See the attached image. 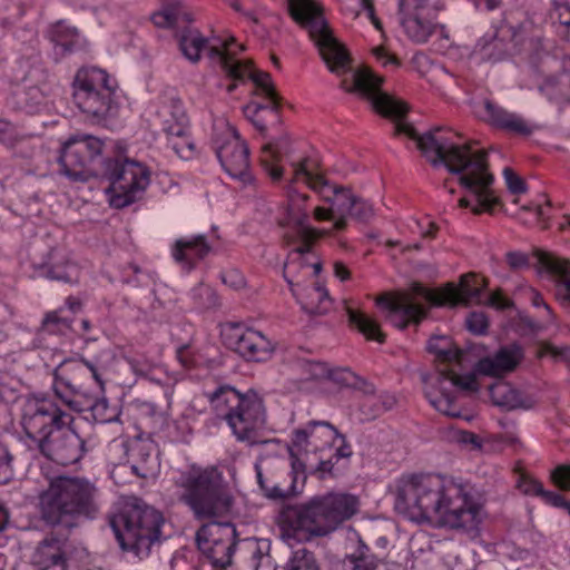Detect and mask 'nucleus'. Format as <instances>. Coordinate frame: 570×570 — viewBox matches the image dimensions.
Masks as SVG:
<instances>
[{
	"instance_id": "47",
	"label": "nucleus",
	"mask_w": 570,
	"mask_h": 570,
	"mask_svg": "<svg viewBox=\"0 0 570 570\" xmlns=\"http://www.w3.org/2000/svg\"><path fill=\"white\" fill-rule=\"evenodd\" d=\"M501 47L502 41L494 36L490 38H482L476 43V50L484 60H501L503 58V53L500 50Z\"/></svg>"
},
{
	"instance_id": "43",
	"label": "nucleus",
	"mask_w": 570,
	"mask_h": 570,
	"mask_svg": "<svg viewBox=\"0 0 570 570\" xmlns=\"http://www.w3.org/2000/svg\"><path fill=\"white\" fill-rule=\"evenodd\" d=\"M285 570H321L315 554L306 548H299L292 552L286 562Z\"/></svg>"
},
{
	"instance_id": "7",
	"label": "nucleus",
	"mask_w": 570,
	"mask_h": 570,
	"mask_svg": "<svg viewBox=\"0 0 570 570\" xmlns=\"http://www.w3.org/2000/svg\"><path fill=\"white\" fill-rule=\"evenodd\" d=\"M164 522L160 511L134 498L111 518L110 525L121 549L141 559L160 541Z\"/></svg>"
},
{
	"instance_id": "25",
	"label": "nucleus",
	"mask_w": 570,
	"mask_h": 570,
	"mask_svg": "<svg viewBox=\"0 0 570 570\" xmlns=\"http://www.w3.org/2000/svg\"><path fill=\"white\" fill-rule=\"evenodd\" d=\"M337 435V430L331 423L311 421L305 428L293 432L292 450H296L298 453H316L331 448Z\"/></svg>"
},
{
	"instance_id": "21",
	"label": "nucleus",
	"mask_w": 570,
	"mask_h": 570,
	"mask_svg": "<svg viewBox=\"0 0 570 570\" xmlns=\"http://www.w3.org/2000/svg\"><path fill=\"white\" fill-rule=\"evenodd\" d=\"M304 159L305 158L292 164L294 174L291 185L301 180L308 185L303 177L298 179L295 177V167ZM308 199V195L297 193L292 186H289L287 190V200L283 207V216L278 219V224L283 227L293 226L296 230L297 237L302 242H314L322 235L321 232L306 224L311 212L307 206Z\"/></svg>"
},
{
	"instance_id": "50",
	"label": "nucleus",
	"mask_w": 570,
	"mask_h": 570,
	"mask_svg": "<svg viewBox=\"0 0 570 570\" xmlns=\"http://www.w3.org/2000/svg\"><path fill=\"white\" fill-rule=\"evenodd\" d=\"M539 357L551 356L556 361H564L570 364V347H558L550 343H542L538 353Z\"/></svg>"
},
{
	"instance_id": "13",
	"label": "nucleus",
	"mask_w": 570,
	"mask_h": 570,
	"mask_svg": "<svg viewBox=\"0 0 570 570\" xmlns=\"http://www.w3.org/2000/svg\"><path fill=\"white\" fill-rule=\"evenodd\" d=\"M244 47L237 45L235 38L230 37L222 45L209 47L208 57L219 65L227 77L234 80H244L249 78L256 86V94L265 97L271 102V109L277 111L279 107V97L272 83L271 75L264 71L254 70L250 62H242L235 57L243 51Z\"/></svg>"
},
{
	"instance_id": "39",
	"label": "nucleus",
	"mask_w": 570,
	"mask_h": 570,
	"mask_svg": "<svg viewBox=\"0 0 570 570\" xmlns=\"http://www.w3.org/2000/svg\"><path fill=\"white\" fill-rule=\"evenodd\" d=\"M49 38L56 46L61 47L63 51L73 50L78 47L80 40L78 30L63 21L51 26Z\"/></svg>"
},
{
	"instance_id": "37",
	"label": "nucleus",
	"mask_w": 570,
	"mask_h": 570,
	"mask_svg": "<svg viewBox=\"0 0 570 570\" xmlns=\"http://www.w3.org/2000/svg\"><path fill=\"white\" fill-rule=\"evenodd\" d=\"M344 570H391L389 563L370 553L367 548H361L343 561Z\"/></svg>"
},
{
	"instance_id": "57",
	"label": "nucleus",
	"mask_w": 570,
	"mask_h": 570,
	"mask_svg": "<svg viewBox=\"0 0 570 570\" xmlns=\"http://www.w3.org/2000/svg\"><path fill=\"white\" fill-rule=\"evenodd\" d=\"M257 482L261 489L264 491L265 495L273 499L284 498L286 495L285 490L279 488L278 485H268L264 474L258 464L255 465Z\"/></svg>"
},
{
	"instance_id": "40",
	"label": "nucleus",
	"mask_w": 570,
	"mask_h": 570,
	"mask_svg": "<svg viewBox=\"0 0 570 570\" xmlns=\"http://www.w3.org/2000/svg\"><path fill=\"white\" fill-rule=\"evenodd\" d=\"M208 40L198 30H186L179 37V48L183 55L191 62H198L200 52Z\"/></svg>"
},
{
	"instance_id": "49",
	"label": "nucleus",
	"mask_w": 570,
	"mask_h": 570,
	"mask_svg": "<svg viewBox=\"0 0 570 570\" xmlns=\"http://www.w3.org/2000/svg\"><path fill=\"white\" fill-rule=\"evenodd\" d=\"M304 380L326 381L330 374V366L323 362L306 361L301 365Z\"/></svg>"
},
{
	"instance_id": "53",
	"label": "nucleus",
	"mask_w": 570,
	"mask_h": 570,
	"mask_svg": "<svg viewBox=\"0 0 570 570\" xmlns=\"http://www.w3.org/2000/svg\"><path fill=\"white\" fill-rule=\"evenodd\" d=\"M468 330L476 335L484 334L488 330L489 323L484 313L472 312L465 320Z\"/></svg>"
},
{
	"instance_id": "19",
	"label": "nucleus",
	"mask_w": 570,
	"mask_h": 570,
	"mask_svg": "<svg viewBox=\"0 0 570 570\" xmlns=\"http://www.w3.org/2000/svg\"><path fill=\"white\" fill-rule=\"evenodd\" d=\"M223 337L230 350L250 362H265L275 350V344L264 333L239 324L228 325Z\"/></svg>"
},
{
	"instance_id": "20",
	"label": "nucleus",
	"mask_w": 570,
	"mask_h": 570,
	"mask_svg": "<svg viewBox=\"0 0 570 570\" xmlns=\"http://www.w3.org/2000/svg\"><path fill=\"white\" fill-rule=\"evenodd\" d=\"M69 424L57 425L33 450H38L43 456L61 465L78 462L83 455L85 442L76 431L69 428Z\"/></svg>"
},
{
	"instance_id": "46",
	"label": "nucleus",
	"mask_w": 570,
	"mask_h": 570,
	"mask_svg": "<svg viewBox=\"0 0 570 570\" xmlns=\"http://www.w3.org/2000/svg\"><path fill=\"white\" fill-rule=\"evenodd\" d=\"M92 419L98 423H109L118 419L117 407H110L106 399L96 400L90 405Z\"/></svg>"
},
{
	"instance_id": "45",
	"label": "nucleus",
	"mask_w": 570,
	"mask_h": 570,
	"mask_svg": "<svg viewBox=\"0 0 570 570\" xmlns=\"http://www.w3.org/2000/svg\"><path fill=\"white\" fill-rule=\"evenodd\" d=\"M396 403L394 395L384 393L375 397H367L363 403L361 410L365 412V407L368 405L371 411L366 413L368 416L375 417L381 413L391 410Z\"/></svg>"
},
{
	"instance_id": "11",
	"label": "nucleus",
	"mask_w": 570,
	"mask_h": 570,
	"mask_svg": "<svg viewBox=\"0 0 570 570\" xmlns=\"http://www.w3.org/2000/svg\"><path fill=\"white\" fill-rule=\"evenodd\" d=\"M73 101L89 117L101 121L116 114V81L97 67L80 68L73 79Z\"/></svg>"
},
{
	"instance_id": "12",
	"label": "nucleus",
	"mask_w": 570,
	"mask_h": 570,
	"mask_svg": "<svg viewBox=\"0 0 570 570\" xmlns=\"http://www.w3.org/2000/svg\"><path fill=\"white\" fill-rule=\"evenodd\" d=\"M102 176L109 181L107 191L115 208H125L141 199L150 184L148 168L128 158L106 159Z\"/></svg>"
},
{
	"instance_id": "10",
	"label": "nucleus",
	"mask_w": 570,
	"mask_h": 570,
	"mask_svg": "<svg viewBox=\"0 0 570 570\" xmlns=\"http://www.w3.org/2000/svg\"><path fill=\"white\" fill-rule=\"evenodd\" d=\"M317 164L306 157L295 167L296 179L303 177L308 187L316 191L325 203H331L334 213L340 215L335 223V230H343L347 225V217L367 222L374 216L373 206L366 200L356 197L350 189L331 185L322 175L315 171Z\"/></svg>"
},
{
	"instance_id": "26",
	"label": "nucleus",
	"mask_w": 570,
	"mask_h": 570,
	"mask_svg": "<svg viewBox=\"0 0 570 570\" xmlns=\"http://www.w3.org/2000/svg\"><path fill=\"white\" fill-rule=\"evenodd\" d=\"M236 570H273L271 541L247 538L237 543L235 549Z\"/></svg>"
},
{
	"instance_id": "4",
	"label": "nucleus",
	"mask_w": 570,
	"mask_h": 570,
	"mask_svg": "<svg viewBox=\"0 0 570 570\" xmlns=\"http://www.w3.org/2000/svg\"><path fill=\"white\" fill-rule=\"evenodd\" d=\"M37 508L45 524L71 530L97 515L98 489L83 478L58 476L39 493Z\"/></svg>"
},
{
	"instance_id": "54",
	"label": "nucleus",
	"mask_w": 570,
	"mask_h": 570,
	"mask_svg": "<svg viewBox=\"0 0 570 570\" xmlns=\"http://www.w3.org/2000/svg\"><path fill=\"white\" fill-rule=\"evenodd\" d=\"M552 482L563 491H570V465L561 464L551 472Z\"/></svg>"
},
{
	"instance_id": "41",
	"label": "nucleus",
	"mask_w": 570,
	"mask_h": 570,
	"mask_svg": "<svg viewBox=\"0 0 570 570\" xmlns=\"http://www.w3.org/2000/svg\"><path fill=\"white\" fill-rule=\"evenodd\" d=\"M283 146L282 144L273 145L267 144L262 148L261 163L268 176L273 180H279L283 175V169L277 165L279 161V154Z\"/></svg>"
},
{
	"instance_id": "22",
	"label": "nucleus",
	"mask_w": 570,
	"mask_h": 570,
	"mask_svg": "<svg viewBox=\"0 0 570 570\" xmlns=\"http://www.w3.org/2000/svg\"><path fill=\"white\" fill-rule=\"evenodd\" d=\"M430 3L431 0H399L400 23L406 36L416 43L426 42L435 31Z\"/></svg>"
},
{
	"instance_id": "6",
	"label": "nucleus",
	"mask_w": 570,
	"mask_h": 570,
	"mask_svg": "<svg viewBox=\"0 0 570 570\" xmlns=\"http://www.w3.org/2000/svg\"><path fill=\"white\" fill-rule=\"evenodd\" d=\"M175 484L179 489V500L193 511L196 519L224 518L233 510L232 490L222 472L214 466L191 465L180 472Z\"/></svg>"
},
{
	"instance_id": "8",
	"label": "nucleus",
	"mask_w": 570,
	"mask_h": 570,
	"mask_svg": "<svg viewBox=\"0 0 570 570\" xmlns=\"http://www.w3.org/2000/svg\"><path fill=\"white\" fill-rule=\"evenodd\" d=\"M210 403L238 441L249 444L262 442L258 432L266 423V412L257 393L249 391L240 394L230 386H222L212 394Z\"/></svg>"
},
{
	"instance_id": "60",
	"label": "nucleus",
	"mask_w": 570,
	"mask_h": 570,
	"mask_svg": "<svg viewBox=\"0 0 570 570\" xmlns=\"http://www.w3.org/2000/svg\"><path fill=\"white\" fill-rule=\"evenodd\" d=\"M507 262L513 269H522L529 266V258L524 253L511 252L507 254Z\"/></svg>"
},
{
	"instance_id": "3",
	"label": "nucleus",
	"mask_w": 570,
	"mask_h": 570,
	"mask_svg": "<svg viewBox=\"0 0 570 570\" xmlns=\"http://www.w3.org/2000/svg\"><path fill=\"white\" fill-rule=\"evenodd\" d=\"M357 497L348 493H327L308 502L286 507L278 517L284 539L323 537L334 531L358 510Z\"/></svg>"
},
{
	"instance_id": "38",
	"label": "nucleus",
	"mask_w": 570,
	"mask_h": 570,
	"mask_svg": "<svg viewBox=\"0 0 570 570\" xmlns=\"http://www.w3.org/2000/svg\"><path fill=\"white\" fill-rule=\"evenodd\" d=\"M347 315L350 323L354 325L367 340H373L379 343H383L385 341V335L375 320L352 308H347Z\"/></svg>"
},
{
	"instance_id": "64",
	"label": "nucleus",
	"mask_w": 570,
	"mask_h": 570,
	"mask_svg": "<svg viewBox=\"0 0 570 570\" xmlns=\"http://www.w3.org/2000/svg\"><path fill=\"white\" fill-rule=\"evenodd\" d=\"M333 273L341 282L348 281L351 278V272L348 267L341 261L333 263Z\"/></svg>"
},
{
	"instance_id": "58",
	"label": "nucleus",
	"mask_w": 570,
	"mask_h": 570,
	"mask_svg": "<svg viewBox=\"0 0 570 570\" xmlns=\"http://www.w3.org/2000/svg\"><path fill=\"white\" fill-rule=\"evenodd\" d=\"M132 372L139 376H148L151 372V364L145 360L136 357L126 358Z\"/></svg>"
},
{
	"instance_id": "42",
	"label": "nucleus",
	"mask_w": 570,
	"mask_h": 570,
	"mask_svg": "<svg viewBox=\"0 0 570 570\" xmlns=\"http://www.w3.org/2000/svg\"><path fill=\"white\" fill-rule=\"evenodd\" d=\"M176 119L175 124H169L168 120L164 124V131L167 135L168 144L175 139H184L185 145L187 147H191L193 144L189 140L188 136V118L183 110L177 108L176 114H174Z\"/></svg>"
},
{
	"instance_id": "52",
	"label": "nucleus",
	"mask_w": 570,
	"mask_h": 570,
	"mask_svg": "<svg viewBox=\"0 0 570 570\" xmlns=\"http://www.w3.org/2000/svg\"><path fill=\"white\" fill-rule=\"evenodd\" d=\"M42 327L50 334L63 332L69 328L67 320L59 316L58 312H50L42 321Z\"/></svg>"
},
{
	"instance_id": "63",
	"label": "nucleus",
	"mask_w": 570,
	"mask_h": 570,
	"mask_svg": "<svg viewBox=\"0 0 570 570\" xmlns=\"http://www.w3.org/2000/svg\"><path fill=\"white\" fill-rule=\"evenodd\" d=\"M373 55L383 66H397L399 61L394 56H390L384 48L376 47L373 49Z\"/></svg>"
},
{
	"instance_id": "33",
	"label": "nucleus",
	"mask_w": 570,
	"mask_h": 570,
	"mask_svg": "<svg viewBox=\"0 0 570 570\" xmlns=\"http://www.w3.org/2000/svg\"><path fill=\"white\" fill-rule=\"evenodd\" d=\"M153 452L154 446L147 441L135 440L128 445V463L136 475L146 479L155 472L156 460Z\"/></svg>"
},
{
	"instance_id": "1",
	"label": "nucleus",
	"mask_w": 570,
	"mask_h": 570,
	"mask_svg": "<svg viewBox=\"0 0 570 570\" xmlns=\"http://www.w3.org/2000/svg\"><path fill=\"white\" fill-rule=\"evenodd\" d=\"M383 78L368 68H362L352 76V86L342 87L347 91H357L366 97L372 107L384 117L394 118L395 135H404L416 141L417 148L434 166L444 165L452 174H458L460 185L474 198L475 205L468 197L459 200L461 207H471L472 212L480 214L491 212L499 203L493 195L491 185L493 176L488 171L485 150L472 153L468 144L458 145L448 137L440 135L441 128H434L424 135H419L412 125L403 122L406 106L381 90Z\"/></svg>"
},
{
	"instance_id": "15",
	"label": "nucleus",
	"mask_w": 570,
	"mask_h": 570,
	"mask_svg": "<svg viewBox=\"0 0 570 570\" xmlns=\"http://www.w3.org/2000/svg\"><path fill=\"white\" fill-rule=\"evenodd\" d=\"M415 296L436 306L444 305L442 288L433 291L420 283L412 285L411 293H402L396 296L383 294L376 298V304L387 311L386 318L395 327L403 330L410 322L419 323L426 315V309L415 302Z\"/></svg>"
},
{
	"instance_id": "51",
	"label": "nucleus",
	"mask_w": 570,
	"mask_h": 570,
	"mask_svg": "<svg viewBox=\"0 0 570 570\" xmlns=\"http://www.w3.org/2000/svg\"><path fill=\"white\" fill-rule=\"evenodd\" d=\"M176 8L168 7L151 16L153 23L158 28H173L177 22Z\"/></svg>"
},
{
	"instance_id": "55",
	"label": "nucleus",
	"mask_w": 570,
	"mask_h": 570,
	"mask_svg": "<svg viewBox=\"0 0 570 570\" xmlns=\"http://www.w3.org/2000/svg\"><path fill=\"white\" fill-rule=\"evenodd\" d=\"M355 375L348 368H331L326 375V381H331L338 386H348L354 383Z\"/></svg>"
},
{
	"instance_id": "44",
	"label": "nucleus",
	"mask_w": 570,
	"mask_h": 570,
	"mask_svg": "<svg viewBox=\"0 0 570 570\" xmlns=\"http://www.w3.org/2000/svg\"><path fill=\"white\" fill-rule=\"evenodd\" d=\"M46 97L43 92L37 88L31 87L19 97V105L27 114H36L45 106Z\"/></svg>"
},
{
	"instance_id": "14",
	"label": "nucleus",
	"mask_w": 570,
	"mask_h": 570,
	"mask_svg": "<svg viewBox=\"0 0 570 570\" xmlns=\"http://www.w3.org/2000/svg\"><path fill=\"white\" fill-rule=\"evenodd\" d=\"M72 420V415L51 396L29 399L24 404L21 420L26 444L33 450L57 425L70 423Z\"/></svg>"
},
{
	"instance_id": "61",
	"label": "nucleus",
	"mask_w": 570,
	"mask_h": 570,
	"mask_svg": "<svg viewBox=\"0 0 570 570\" xmlns=\"http://www.w3.org/2000/svg\"><path fill=\"white\" fill-rule=\"evenodd\" d=\"M330 206L328 207H321V206H317L313 209V214H314V217L316 220H333L334 224L336 223L337 219H340V215L334 213L333 210V206L331 203H327Z\"/></svg>"
},
{
	"instance_id": "28",
	"label": "nucleus",
	"mask_w": 570,
	"mask_h": 570,
	"mask_svg": "<svg viewBox=\"0 0 570 570\" xmlns=\"http://www.w3.org/2000/svg\"><path fill=\"white\" fill-rule=\"evenodd\" d=\"M485 281L475 274H465L460 278L459 286L452 283L442 288L444 305L483 303V287Z\"/></svg>"
},
{
	"instance_id": "48",
	"label": "nucleus",
	"mask_w": 570,
	"mask_h": 570,
	"mask_svg": "<svg viewBox=\"0 0 570 570\" xmlns=\"http://www.w3.org/2000/svg\"><path fill=\"white\" fill-rule=\"evenodd\" d=\"M80 269L73 264L67 262L62 266H53L48 272V277L65 283H77L79 281Z\"/></svg>"
},
{
	"instance_id": "17",
	"label": "nucleus",
	"mask_w": 570,
	"mask_h": 570,
	"mask_svg": "<svg viewBox=\"0 0 570 570\" xmlns=\"http://www.w3.org/2000/svg\"><path fill=\"white\" fill-rule=\"evenodd\" d=\"M213 148L224 170L244 183L249 180V150L234 127L225 121L214 125Z\"/></svg>"
},
{
	"instance_id": "35",
	"label": "nucleus",
	"mask_w": 570,
	"mask_h": 570,
	"mask_svg": "<svg viewBox=\"0 0 570 570\" xmlns=\"http://www.w3.org/2000/svg\"><path fill=\"white\" fill-rule=\"evenodd\" d=\"M518 488L524 494L540 497L544 503L564 509L570 514V501L566 500L560 493L544 490L542 483L538 480L528 475H521L518 481Z\"/></svg>"
},
{
	"instance_id": "31",
	"label": "nucleus",
	"mask_w": 570,
	"mask_h": 570,
	"mask_svg": "<svg viewBox=\"0 0 570 570\" xmlns=\"http://www.w3.org/2000/svg\"><path fill=\"white\" fill-rule=\"evenodd\" d=\"M522 358L519 346L502 347L493 356L481 358L475 371L483 375L501 376L513 371Z\"/></svg>"
},
{
	"instance_id": "16",
	"label": "nucleus",
	"mask_w": 570,
	"mask_h": 570,
	"mask_svg": "<svg viewBox=\"0 0 570 570\" xmlns=\"http://www.w3.org/2000/svg\"><path fill=\"white\" fill-rule=\"evenodd\" d=\"M102 150V141L94 136L77 135L62 146L59 157L61 173L72 181H87L98 175L94 164Z\"/></svg>"
},
{
	"instance_id": "5",
	"label": "nucleus",
	"mask_w": 570,
	"mask_h": 570,
	"mask_svg": "<svg viewBox=\"0 0 570 570\" xmlns=\"http://www.w3.org/2000/svg\"><path fill=\"white\" fill-rule=\"evenodd\" d=\"M428 348L435 354L436 373L425 380V396L430 404L440 413L449 416L460 414L454 399V389L475 392L479 390L475 373L460 374L463 352L445 336L433 337Z\"/></svg>"
},
{
	"instance_id": "27",
	"label": "nucleus",
	"mask_w": 570,
	"mask_h": 570,
	"mask_svg": "<svg viewBox=\"0 0 570 570\" xmlns=\"http://www.w3.org/2000/svg\"><path fill=\"white\" fill-rule=\"evenodd\" d=\"M312 244L313 242H302V245L288 255L283 273L291 289L301 286L299 276L315 277L321 272V263L309 259Z\"/></svg>"
},
{
	"instance_id": "18",
	"label": "nucleus",
	"mask_w": 570,
	"mask_h": 570,
	"mask_svg": "<svg viewBox=\"0 0 570 570\" xmlns=\"http://www.w3.org/2000/svg\"><path fill=\"white\" fill-rule=\"evenodd\" d=\"M236 529L230 522H210L204 524L196 533L199 551L215 568L232 564L236 547Z\"/></svg>"
},
{
	"instance_id": "56",
	"label": "nucleus",
	"mask_w": 570,
	"mask_h": 570,
	"mask_svg": "<svg viewBox=\"0 0 570 570\" xmlns=\"http://www.w3.org/2000/svg\"><path fill=\"white\" fill-rule=\"evenodd\" d=\"M503 176L507 187L512 194L520 195L527 191L525 183L511 168H504Z\"/></svg>"
},
{
	"instance_id": "62",
	"label": "nucleus",
	"mask_w": 570,
	"mask_h": 570,
	"mask_svg": "<svg viewBox=\"0 0 570 570\" xmlns=\"http://www.w3.org/2000/svg\"><path fill=\"white\" fill-rule=\"evenodd\" d=\"M485 302L498 309H505L511 306L510 299L504 297L501 292L491 293Z\"/></svg>"
},
{
	"instance_id": "36",
	"label": "nucleus",
	"mask_w": 570,
	"mask_h": 570,
	"mask_svg": "<svg viewBox=\"0 0 570 570\" xmlns=\"http://www.w3.org/2000/svg\"><path fill=\"white\" fill-rule=\"evenodd\" d=\"M490 397L493 404L507 410L527 406L522 394L504 381L497 382L490 386Z\"/></svg>"
},
{
	"instance_id": "34",
	"label": "nucleus",
	"mask_w": 570,
	"mask_h": 570,
	"mask_svg": "<svg viewBox=\"0 0 570 570\" xmlns=\"http://www.w3.org/2000/svg\"><path fill=\"white\" fill-rule=\"evenodd\" d=\"M539 262L556 277L558 295L570 302V262L550 254H542Z\"/></svg>"
},
{
	"instance_id": "24",
	"label": "nucleus",
	"mask_w": 570,
	"mask_h": 570,
	"mask_svg": "<svg viewBox=\"0 0 570 570\" xmlns=\"http://www.w3.org/2000/svg\"><path fill=\"white\" fill-rule=\"evenodd\" d=\"M473 112L490 126L510 134L529 136L533 131V127L522 116L510 112L489 99L476 102Z\"/></svg>"
},
{
	"instance_id": "59",
	"label": "nucleus",
	"mask_w": 570,
	"mask_h": 570,
	"mask_svg": "<svg viewBox=\"0 0 570 570\" xmlns=\"http://www.w3.org/2000/svg\"><path fill=\"white\" fill-rule=\"evenodd\" d=\"M561 24L570 26V0H553Z\"/></svg>"
},
{
	"instance_id": "32",
	"label": "nucleus",
	"mask_w": 570,
	"mask_h": 570,
	"mask_svg": "<svg viewBox=\"0 0 570 570\" xmlns=\"http://www.w3.org/2000/svg\"><path fill=\"white\" fill-rule=\"evenodd\" d=\"M292 293L302 308L311 315H323L332 308V299L328 292L316 282L292 288Z\"/></svg>"
},
{
	"instance_id": "2",
	"label": "nucleus",
	"mask_w": 570,
	"mask_h": 570,
	"mask_svg": "<svg viewBox=\"0 0 570 570\" xmlns=\"http://www.w3.org/2000/svg\"><path fill=\"white\" fill-rule=\"evenodd\" d=\"M395 510L409 520L470 531L481 522L482 504L474 487L462 479L421 473L395 484Z\"/></svg>"
},
{
	"instance_id": "29",
	"label": "nucleus",
	"mask_w": 570,
	"mask_h": 570,
	"mask_svg": "<svg viewBox=\"0 0 570 570\" xmlns=\"http://www.w3.org/2000/svg\"><path fill=\"white\" fill-rule=\"evenodd\" d=\"M65 540L50 533L36 547L31 564L37 570H66Z\"/></svg>"
},
{
	"instance_id": "30",
	"label": "nucleus",
	"mask_w": 570,
	"mask_h": 570,
	"mask_svg": "<svg viewBox=\"0 0 570 570\" xmlns=\"http://www.w3.org/2000/svg\"><path fill=\"white\" fill-rule=\"evenodd\" d=\"M210 249L206 237L196 235L177 239L171 247V255L176 263L190 271L209 254Z\"/></svg>"
},
{
	"instance_id": "9",
	"label": "nucleus",
	"mask_w": 570,
	"mask_h": 570,
	"mask_svg": "<svg viewBox=\"0 0 570 570\" xmlns=\"http://www.w3.org/2000/svg\"><path fill=\"white\" fill-rule=\"evenodd\" d=\"M287 3L291 17L308 32L330 71L338 76L348 71L350 56L333 36L321 7L314 0H287Z\"/></svg>"
},
{
	"instance_id": "23",
	"label": "nucleus",
	"mask_w": 570,
	"mask_h": 570,
	"mask_svg": "<svg viewBox=\"0 0 570 570\" xmlns=\"http://www.w3.org/2000/svg\"><path fill=\"white\" fill-rule=\"evenodd\" d=\"M69 361L61 362L53 371V391L55 399L63 407H68L76 412H81L82 406L77 400V396L81 393L80 385L73 383L70 379L66 377L62 373L65 366L69 364ZM72 363L85 365L90 372L94 380L98 383L100 389H104L105 382L101 377V368L96 363H92L83 357Z\"/></svg>"
}]
</instances>
